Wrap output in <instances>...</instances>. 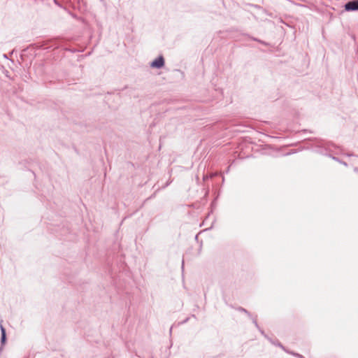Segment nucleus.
I'll return each mask as SVG.
<instances>
[{
	"label": "nucleus",
	"instance_id": "obj_1",
	"mask_svg": "<svg viewBox=\"0 0 358 358\" xmlns=\"http://www.w3.org/2000/svg\"><path fill=\"white\" fill-rule=\"evenodd\" d=\"M345 9L348 11L358 10V0H353L348 2L345 5Z\"/></svg>",
	"mask_w": 358,
	"mask_h": 358
},
{
	"label": "nucleus",
	"instance_id": "obj_2",
	"mask_svg": "<svg viewBox=\"0 0 358 358\" xmlns=\"http://www.w3.org/2000/svg\"><path fill=\"white\" fill-rule=\"evenodd\" d=\"M164 65V59L162 56H159L156 59H155L150 64V66L152 68L160 69L163 67Z\"/></svg>",
	"mask_w": 358,
	"mask_h": 358
},
{
	"label": "nucleus",
	"instance_id": "obj_3",
	"mask_svg": "<svg viewBox=\"0 0 358 358\" xmlns=\"http://www.w3.org/2000/svg\"><path fill=\"white\" fill-rule=\"evenodd\" d=\"M0 328H1V343H3L6 341V330L1 324L0 325Z\"/></svg>",
	"mask_w": 358,
	"mask_h": 358
},
{
	"label": "nucleus",
	"instance_id": "obj_4",
	"mask_svg": "<svg viewBox=\"0 0 358 358\" xmlns=\"http://www.w3.org/2000/svg\"><path fill=\"white\" fill-rule=\"evenodd\" d=\"M295 356L299 357V358H304L302 355H299V354H294Z\"/></svg>",
	"mask_w": 358,
	"mask_h": 358
}]
</instances>
